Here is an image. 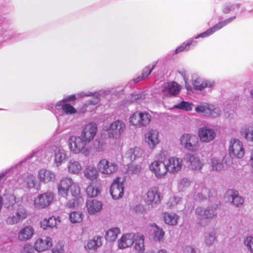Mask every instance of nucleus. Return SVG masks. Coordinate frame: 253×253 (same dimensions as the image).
Returning <instances> with one entry per match:
<instances>
[{
	"label": "nucleus",
	"mask_w": 253,
	"mask_h": 253,
	"mask_svg": "<svg viewBox=\"0 0 253 253\" xmlns=\"http://www.w3.org/2000/svg\"><path fill=\"white\" fill-rule=\"evenodd\" d=\"M184 253H195V251L193 247L187 246L184 249Z\"/></svg>",
	"instance_id": "obj_56"
},
{
	"label": "nucleus",
	"mask_w": 253,
	"mask_h": 253,
	"mask_svg": "<svg viewBox=\"0 0 253 253\" xmlns=\"http://www.w3.org/2000/svg\"><path fill=\"white\" fill-rule=\"evenodd\" d=\"M211 166L212 170H218L222 168V164L216 159L213 158L211 159Z\"/></svg>",
	"instance_id": "obj_48"
},
{
	"label": "nucleus",
	"mask_w": 253,
	"mask_h": 253,
	"mask_svg": "<svg viewBox=\"0 0 253 253\" xmlns=\"http://www.w3.org/2000/svg\"><path fill=\"white\" fill-rule=\"evenodd\" d=\"M84 175L88 180L91 181H95L99 176L98 169L93 166H87L84 169Z\"/></svg>",
	"instance_id": "obj_22"
},
{
	"label": "nucleus",
	"mask_w": 253,
	"mask_h": 253,
	"mask_svg": "<svg viewBox=\"0 0 253 253\" xmlns=\"http://www.w3.org/2000/svg\"><path fill=\"white\" fill-rule=\"evenodd\" d=\"M182 160L176 157L168 159L167 163L168 171L170 173H176L179 171L182 167Z\"/></svg>",
	"instance_id": "obj_13"
},
{
	"label": "nucleus",
	"mask_w": 253,
	"mask_h": 253,
	"mask_svg": "<svg viewBox=\"0 0 253 253\" xmlns=\"http://www.w3.org/2000/svg\"><path fill=\"white\" fill-rule=\"evenodd\" d=\"M110 194L115 200L119 199L124 195L123 183L121 181V178L116 177L112 182L110 189Z\"/></svg>",
	"instance_id": "obj_8"
},
{
	"label": "nucleus",
	"mask_w": 253,
	"mask_h": 253,
	"mask_svg": "<svg viewBox=\"0 0 253 253\" xmlns=\"http://www.w3.org/2000/svg\"><path fill=\"white\" fill-rule=\"evenodd\" d=\"M149 169L158 178H164L168 172L167 164L162 160L154 161L150 164Z\"/></svg>",
	"instance_id": "obj_5"
},
{
	"label": "nucleus",
	"mask_w": 253,
	"mask_h": 253,
	"mask_svg": "<svg viewBox=\"0 0 253 253\" xmlns=\"http://www.w3.org/2000/svg\"><path fill=\"white\" fill-rule=\"evenodd\" d=\"M215 233H211L206 236L205 241L207 245L210 246L215 241Z\"/></svg>",
	"instance_id": "obj_49"
},
{
	"label": "nucleus",
	"mask_w": 253,
	"mask_h": 253,
	"mask_svg": "<svg viewBox=\"0 0 253 253\" xmlns=\"http://www.w3.org/2000/svg\"><path fill=\"white\" fill-rule=\"evenodd\" d=\"M53 200V195L50 192L40 194L34 200L35 207L37 209H43L48 207Z\"/></svg>",
	"instance_id": "obj_7"
},
{
	"label": "nucleus",
	"mask_w": 253,
	"mask_h": 253,
	"mask_svg": "<svg viewBox=\"0 0 253 253\" xmlns=\"http://www.w3.org/2000/svg\"><path fill=\"white\" fill-rule=\"evenodd\" d=\"M67 167L68 172L72 174H78L82 170L81 164L75 160H70L67 163Z\"/></svg>",
	"instance_id": "obj_25"
},
{
	"label": "nucleus",
	"mask_w": 253,
	"mask_h": 253,
	"mask_svg": "<svg viewBox=\"0 0 253 253\" xmlns=\"http://www.w3.org/2000/svg\"><path fill=\"white\" fill-rule=\"evenodd\" d=\"M163 217L165 223L170 225H175L177 223L178 217L174 214H170L168 212L164 213Z\"/></svg>",
	"instance_id": "obj_32"
},
{
	"label": "nucleus",
	"mask_w": 253,
	"mask_h": 253,
	"mask_svg": "<svg viewBox=\"0 0 253 253\" xmlns=\"http://www.w3.org/2000/svg\"><path fill=\"white\" fill-rule=\"evenodd\" d=\"M161 193L157 187H152L146 193L145 201L148 205H155L161 202Z\"/></svg>",
	"instance_id": "obj_9"
},
{
	"label": "nucleus",
	"mask_w": 253,
	"mask_h": 253,
	"mask_svg": "<svg viewBox=\"0 0 253 253\" xmlns=\"http://www.w3.org/2000/svg\"><path fill=\"white\" fill-rule=\"evenodd\" d=\"M227 194L231 197L232 203L236 206L242 205L244 203V199L242 197L238 196V192L233 190H229L227 192Z\"/></svg>",
	"instance_id": "obj_29"
},
{
	"label": "nucleus",
	"mask_w": 253,
	"mask_h": 253,
	"mask_svg": "<svg viewBox=\"0 0 253 253\" xmlns=\"http://www.w3.org/2000/svg\"><path fill=\"white\" fill-rule=\"evenodd\" d=\"M102 203L96 200H88L86 203L87 211L91 214L99 211L102 209Z\"/></svg>",
	"instance_id": "obj_24"
},
{
	"label": "nucleus",
	"mask_w": 253,
	"mask_h": 253,
	"mask_svg": "<svg viewBox=\"0 0 253 253\" xmlns=\"http://www.w3.org/2000/svg\"><path fill=\"white\" fill-rule=\"evenodd\" d=\"M59 103L56 105V108L58 109V107H61L63 111L67 114H73L77 112L76 109L71 105L68 103Z\"/></svg>",
	"instance_id": "obj_33"
},
{
	"label": "nucleus",
	"mask_w": 253,
	"mask_h": 253,
	"mask_svg": "<svg viewBox=\"0 0 253 253\" xmlns=\"http://www.w3.org/2000/svg\"><path fill=\"white\" fill-rule=\"evenodd\" d=\"M29 180H31V183H30V181H29L28 183H27V184L28 185V187H34V185H35V180H34V178L31 176V177H30L29 178Z\"/></svg>",
	"instance_id": "obj_58"
},
{
	"label": "nucleus",
	"mask_w": 253,
	"mask_h": 253,
	"mask_svg": "<svg viewBox=\"0 0 253 253\" xmlns=\"http://www.w3.org/2000/svg\"><path fill=\"white\" fill-rule=\"evenodd\" d=\"M241 134L247 140L253 141V128H246L241 131Z\"/></svg>",
	"instance_id": "obj_42"
},
{
	"label": "nucleus",
	"mask_w": 253,
	"mask_h": 253,
	"mask_svg": "<svg viewBox=\"0 0 253 253\" xmlns=\"http://www.w3.org/2000/svg\"><path fill=\"white\" fill-rule=\"evenodd\" d=\"M192 84L195 89L202 90L206 87H212L214 83L209 81H200L195 80L193 81Z\"/></svg>",
	"instance_id": "obj_27"
},
{
	"label": "nucleus",
	"mask_w": 253,
	"mask_h": 253,
	"mask_svg": "<svg viewBox=\"0 0 253 253\" xmlns=\"http://www.w3.org/2000/svg\"><path fill=\"white\" fill-rule=\"evenodd\" d=\"M144 241L142 235H137L134 239V248L138 253H143L144 252Z\"/></svg>",
	"instance_id": "obj_28"
},
{
	"label": "nucleus",
	"mask_w": 253,
	"mask_h": 253,
	"mask_svg": "<svg viewBox=\"0 0 253 253\" xmlns=\"http://www.w3.org/2000/svg\"><path fill=\"white\" fill-rule=\"evenodd\" d=\"M196 213L204 218H212L216 215V209L213 207H208L206 209L198 207L196 210Z\"/></svg>",
	"instance_id": "obj_20"
},
{
	"label": "nucleus",
	"mask_w": 253,
	"mask_h": 253,
	"mask_svg": "<svg viewBox=\"0 0 253 253\" xmlns=\"http://www.w3.org/2000/svg\"><path fill=\"white\" fill-rule=\"evenodd\" d=\"M54 153V162L57 166H59L66 160V154L63 149L60 147L53 146L51 147Z\"/></svg>",
	"instance_id": "obj_19"
},
{
	"label": "nucleus",
	"mask_w": 253,
	"mask_h": 253,
	"mask_svg": "<svg viewBox=\"0 0 253 253\" xmlns=\"http://www.w3.org/2000/svg\"><path fill=\"white\" fill-rule=\"evenodd\" d=\"M152 226L155 227V229L153 230L154 240L158 241H162L165 235V232L155 224L152 225Z\"/></svg>",
	"instance_id": "obj_37"
},
{
	"label": "nucleus",
	"mask_w": 253,
	"mask_h": 253,
	"mask_svg": "<svg viewBox=\"0 0 253 253\" xmlns=\"http://www.w3.org/2000/svg\"><path fill=\"white\" fill-rule=\"evenodd\" d=\"M126 127L125 123L122 121L112 122L109 128V137L119 138L123 133Z\"/></svg>",
	"instance_id": "obj_10"
},
{
	"label": "nucleus",
	"mask_w": 253,
	"mask_h": 253,
	"mask_svg": "<svg viewBox=\"0 0 253 253\" xmlns=\"http://www.w3.org/2000/svg\"><path fill=\"white\" fill-rule=\"evenodd\" d=\"M251 94L252 96H253V90H252L251 91Z\"/></svg>",
	"instance_id": "obj_62"
},
{
	"label": "nucleus",
	"mask_w": 253,
	"mask_h": 253,
	"mask_svg": "<svg viewBox=\"0 0 253 253\" xmlns=\"http://www.w3.org/2000/svg\"><path fill=\"white\" fill-rule=\"evenodd\" d=\"M145 79V78L143 76L141 75V76H138L136 78L133 79V82L134 83H137Z\"/></svg>",
	"instance_id": "obj_57"
},
{
	"label": "nucleus",
	"mask_w": 253,
	"mask_h": 253,
	"mask_svg": "<svg viewBox=\"0 0 253 253\" xmlns=\"http://www.w3.org/2000/svg\"><path fill=\"white\" fill-rule=\"evenodd\" d=\"M233 18L231 17L227 19H225L224 20L221 21L213 26H212L211 28L212 31H213L214 33L218 31L219 30L222 29L224 26H226L228 23H229L233 19Z\"/></svg>",
	"instance_id": "obj_41"
},
{
	"label": "nucleus",
	"mask_w": 253,
	"mask_h": 253,
	"mask_svg": "<svg viewBox=\"0 0 253 253\" xmlns=\"http://www.w3.org/2000/svg\"><path fill=\"white\" fill-rule=\"evenodd\" d=\"M98 101V98L97 97H96L95 99H94L93 100H89L88 101L87 104H88V105H95V104H97Z\"/></svg>",
	"instance_id": "obj_59"
},
{
	"label": "nucleus",
	"mask_w": 253,
	"mask_h": 253,
	"mask_svg": "<svg viewBox=\"0 0 253 253\" xmlns=\"http://www.w3.org/2000/svg\"><path fill=\"white\" fill-rule=\"evenodd\" d=\"M229 152L230 155L232 154L235 157L239 158H242L245 154L242 143L237 139H231L229 147Z\"/></svg>",
	"instance_id": "obj_12"
},
{
	"label": "nucleus",
	"mask_w": 253,
	"mask_h": 253,
	"mask_svg": "<svg viewBox=\"0 0 253 253\" xmlns=\"http://www.w3.org/2000/svg\"><path fill=\"white\" fill-rule=\"evenodd\" d=\"M196 41L191 40L187 42H183L180 46L177 47L175 50V53L177 54L181 52L188 50L191 45L194 46L196 45Z\"/></svg>",
	"instance_id": "obj_35"
},
{
	"label": "nucleus",
	"mask_w": 253,
	"mask_h": 253,
	"mask_svg": "<svg viewBox=\"0 0 253 253\" xmlns=\"http://www.w3.org/2000/svg\"><path fill=\"white\" fill-rule=\"evenodd\" d=\"M120 233V229L117 227H114L109 229L106 233L105 239L107 241H114Z\"/></svg>",
	"instance_id": "obj_30"
},
{
	"label": "nucleus",
	"mask_w": 253,
	"mask_h": 253,
	"mask_svg": "<svg viewBox=\"0 0 253 253\" xmlns=\"http://www.w3.org/2000/svg\"><path fill=\"white\" fill-rule=\"evenodd\" d=\"M188 159L193 169L199 170L201 169L202 164L198 157L192 155L190 156Z\"/></svg>",
	"instance_id": "obj_36"
},
{
	"label": "nucleus",
	"mask_w": 253,
	"mask_h": 253,
	"mask_svg": "<svg viewBox=\"0 0 253 253\" xmlns=\"http://www.w3.org/2000/svg\"><path fill=\"white\" fill-rule=\"evenodd\" d=\"M192 103L183 101L181 102L179 104L175 106V107L180 109L189 111L192 110Z\"/></svg>",
	"instance_id": "obj_45"
},
{
	"label": "nucleus",
	"mask_w": 253,
	"mask_h": 253,
	"mask_svg": "<svg viewBox=\"0 0 253 253\" xmlns=\"http://www.w3.org/2000/svg\"><path fill=\"white\" fill-rule=\"evenodd\" d=\"M215 132L212 129L206 127L201 128L198 131L200 139L203 142H209L212 140L215 137Z\"/></svg>",
	"instance_id": "obj_18"
},
{
	"label": "nucleus",
	"mask_w": 253,
	"mask_h": 253,
	"mask_svg": "<svg viewBox=\"0 0 253 253\" xmlns=\"http://www.w3.org/2000/svg\"><path fill=\"white\" fill-rule=\"evenodd\" d=\"M247 246L250 251L253 253V238L248 237L246 240Z\"/></svg>",
	"instance_id": "obj_54"
},
{
	"label": "nucleus",
	"mask_w": 253,
	"mask_h": 253,
	"mask_svg": "<svg viewBox=\"0 0 253 253\" xmlns=\"http://www.w3.org/2000/svg\"><path fill=\"white\" fill-rule=\"evenodd\" d=\"M69 217L72 223H80L83 220V214L80 211H72L70 213Z\"/></svg>",
	"instance_id": "obj_38"
},
{
	"label": "nucleus",
	"mask_w": 253,
	"mask_h": 253,
	"mask_svg": "<svg viewBox=\"0 0 253 253\" xmlns=\"http://www.w3.org/2000/svg\"><path fill=\"white\" fill-rule=\"evenodd\" d=\"M52 246V239L49 237L38 238L34 245V249L38 252L47 250Z\"/></svg>",
	"instance_id": "obj_15"
},
{
	"label": "nucleus",
	"mask_w": 253,
	"mask_h": 253,
	"mask_svg": "<svg viewBox=\"0 0 253 253\" xmlns=\"http://www.w3.org/2000/svg\"><path fill=\"white\" fill-rule=\"evenodd\" d=\"M101 245V238L100 237H94L87 244V247L89 249H96Z\"/></svg>",
	"instance_id": "obj_39"
},
{
	"label": "nucleus",
	"mask_w": 253,
	"mask_h": 253,
	"mask_svg": "<svg viewBox=\"0 0 253 253\" xmlns=\"http://www.w3.org/2000/svg\"><path fill=\"white\" fill-rule=\"evenodd\" d=\"M210 105L205 104L203 105H200L195 108V111L197 113H202L205 116H207L208 113L210 109Z\"/></svg>",
	"instance_id": "obj_46"
},
{
	"label": "nucleus",
	"mask_w": 253,
	"mask_h": 253,
	"mask_svg": "<svg viewBox=\"0 0 253 253\" xmlns=\"http://www.w3.org/2000/svg\"><path fill=\"white\" fill-rule=\"evenodd\" d=\"M139 127L146 126L149 125L151 120V116L147 112H140Z\"/></svg>",
	"instance_id": "obj_31"
},
{
	"label": "nucleus",
	"mask_w": 253,
	"mask_h": 253,
	"mask_svg": "<svg viewBox=\"0 0 253 253\" xmlns=\"http://www.w3.org/2000/svg\"><path fill=\"white\" fill-rule=\"evenodd\" d=\"M86 193L90 197H95L99 193L98 189L92 185H89L86 189Z\"/></svg>",
	"instance_id": "obj_44"
},
{
	"label": "nucleus",
	"mask_w": 253,
	"mask_h": 253,
	"mask_svg": "<svg viewBox=\"0 0 253 253\" xmlns=\"http://www.w3.org/2000/svg\"><path fill=\"white\" fill-rule=\"evenodd\" d=\"M97 168L101 173L110 175L117 171L118 166L115 162L110 161L107 159H102L98 163Z\"/></svg>",
	"instance_id": "obj_3"
},
{
	"label": "nucleus",
	"mask_w": 253,
	"mask_h": 253,
	"mask_svg": "<svg viewBox=\"0 0 253 253\" xmlns=\"http://www.w3.org/2000/svg\"><path fill=\"white\" fill-rule=\"evenodd\" d=\"M139 114L140 112L137 111L130 116L129 122L131 125L139 127Z\"/></svg>",
	"instance_id": "obj_40"
},
{
	"label": "nucleus",
	"mask_w": 253,
	"mask_h": 253,
	"mask_svg": "<svg viewBox=\"0 0 253 253\" xmlns=\"http://www.w3.org/2000/svg\"><path fill=\"white\" fill-rule=\"evenodd\" d=\"M134 236L131 234L123 235L118 241L120 249H125L131 246L134 242Z\"/></svg>",
	"instance_id": "obj_23"
},
{
	"label": "nucleus",
	"mask_w": 253,
	"mask_h": 253,
	"mask_svg": "<svg viewBox=\"0 0 253 253\" xmlns=\"http://www.w3.org/2000/svg\"><path fill=\"white\" fill-rule=\"evenodd\" d=\"M210 191L208 189H205L202 193H198L197 196V199L199 200H202L203 199H206L208 197H210Z\"/></svg>",
	"instance_id": "obj_50"
},
{
	"label": "nucleus",
	"mask_w": 253,
	"mask_h": 253,
	"mask_svg": "<svg viewBox=\"0 0 253 253\" xmlns=\"http://www.w3.org/2000/svg\"><path fill=\"white\" fill-rule=\"evenodd\" d=\"M57 221H60L59 217H55L52 216L48 219L44 218L40 223L41 227L43 229H46L48 227L52 228L56 227Z\"/></svg>",
	"instance_id": "obj_26"
},
{
	"label": "nucleus",
	"mask_w": 253,
	"mask_h": 253,
	"mask_svg": "<svg viewBox=\"0 0 253 253\" xmlns=\"http://www.w3.org/2000/svg\"><path fill=\"white\" fill-rule=\"evenodd\" d=\"M145 141L151 149H154L160 142L158 132L150 130L145 134Z\"/></svg>",
	"instance_id": "obj_14"
},
{
	"label": "nucleus",
	"mask_w": 253,
	"mask_h": 253,
	"mask_svg": "<svg viewBox=\"0 0 253 253\" xmlns=\"http://www.w3.org/2000/svg\"><path fill=\"white\" fill-rule=\"evenodd\" d=\"M214 33L213 31H212L211 28H210V29H208L206 31L203 32L198 36H197L195 37V39H198L199 38H205L207 37H209L211 35H212Z\"/></svg>",
	"instance_id": "obj_52"
},
{
	"label": "nucleus",
	"mask_w": 253,
	"mask_h": 253,
	"mask_svg": "<svg viewBox=\"0 0 253 253\" xmlns=\"http://www.w3.org/2000/svg\"><path fill=\"white\" fill-rule=\"evenodd\" d=\"M180 88L178 84L175 82L165 83L163 85V92L166 96H171L177 94Z\"/></svg>",
	"instance_id": "obj_17"
},
{
	"label": "nucleus",
	"mask_w": 253,
	"mask_h": 253,
	"mask_svg": "<svg viewBox=\"0 0 253 253\" xmlns=\"http://www.w3.org/2000/svg\"><path fill=\"white\" fill-rule=\"evenodd\" d=\"M68 140L69 149L73 153L77 154L85 151L87 143L80 136L72 135Z\"/></svg>",
	"instance_id": "obj_2"
},
{
	"label": "nucleus",
	"mask_w": 253,
	"mask_h": 253,
	"mask_svg": "<svg viewBox=\"0 0 253 253\" xmlns=\"http://www.w3.org/2000/svg\"><path fill=\"white\" fill-rule=\"evenodd\" d=\"M158 253H168L165 250H160L158 251Z\"/></svg>",
	"instance_id": "obj_61"
},
{
	"label": "nucleus",
	"mask_w": 253,
	"mask_h": 253,
	"mask_svg": "<svg viewBox=\"0 0 253 253\" xmlns=\"http://www.w3.org/2000/svg\"><path fill=\"white\" fill-rule=\"evenodd\" d=\"M210 109L207 116L212 118L217 117L220 113V110L217 108H215L213 105H210Z\"/></svg>",
	"instance_id": "obj_47"
},
{
	"label": "nucleus",
	"mask_w": 253,
	"mask_h": 253,
	"mask_svg": "<svg viewBox=\"0 0 253 253\" xmlns=\"http://www.w3.org/2000/svg\"><path fill=\"white\" fill-rule=\"evenodd\" d=\"M155 65L152 66L151 68L149 67H145L142 72V76H143L145 78H147L150 74L151 73L152 70L154 69Z\"/></svg>",
	"instance_id": "obj_51"
},
{
	"label": "nucleus",
	"mask_w": 253,
	"mask_h": 253,
	"mask_svg": "<svg viewBox=\"0 0 253 253\" xmlns=\"http://www.w3.org/2000/svg\"><path fill=\"white\" fill-rule=\"evenodd\" d=\"M21 219V215L17 212L15 215L8 217L6 220V222L8 225H13L19 222Z\"/></svg>",
	"instance_id": "obj_43"
},
{
	"label": "nucleus",
	"mask_w": 253,
	"mask_h": 253,
	"mask_svg": "<svg viewBox=\"0 0 253 253\" xmlns=\"http://www.w3.org/2000/svg\"><path fill=\"white\" fill-rule=\"evenodd\" d=\"M74 181L70 177H64L61 179L57 185L58 195L67 197L70 188L73 186Z\"/></svg>",
	"instance_id": "obj_11"
},
{
	"label": "nucleus",
	"mask_w": 253,
	"mask_h": 253,
	"mask_svg": "<svg viewBox=\"0 0 253 253\" xmlns=\"http://www.w3.org/2000/svg\"><path fill=\"white\" fill-rule=\"evenodd\" d=\"M76 95L74 94H73V95L66 97L65 98L63 99L60 102V103H65L68 101H74V100H76Z\"/></svg>",
	"instance_id": "obj_55"
},
{
	"label": "nucleus",
	"mask_w": 253,
	"mask_h": 253,
	"mask_svg": "<svg viewBox=\"0 0 253 253\" xmlns=\"http://www.w3.org/2000/svg\"><path fill=\"white\" fill-rule=\"evenodd\" d=\"M63 245L61 243L57 244L52 250V253H63Z\"/></svg>",
	"instance_id": "obj_53"
},
{
	"label": "nucleus",
	"mask_w": 253,
	"mask_h": 253,
	"mask_svg": "<svg viewBox=\"0 0 253 253\" xmlns=\"http://www.w3.org/2000/svg\"><path fill=\"white\" fill-rule=\"evenodd\" d=\"M70 190L73 198L68 201L67 205L70 208H75L83 202V198L81 196L80 188L76 183H74Z\"/></svg>",
	"instance_id": "obj_6"
},
{
	"label": "nucleus",
	"mask_w": 253,
	"mask_h": 253,
	"mask_svg": "<svg viewBox=\"0 0 253 253\" xmlns=\"http://www.w3.org/2000/svg\"><path fill=\"white\" fill-rule=\"evenodd\" d=\"M251 165L253 168V150L251 152V158H250Z\"/></svg>",
	"instance_id": "obj_60"
},
{
	"label": "nucleus",
	"mask_w": 253,
	"mask_h": 253,
	"mask_svg": "<svg viewBox=\"0 0 253 253\" xmlns=\"http://www.w3.org/2000/svg\"><path fill=\"white\" fill-rule=\"evenodd\" d=\"M34 229L31 226H27L21 229L18 233V239L21 241H26L32 238Z\"/></svg>",
	"instance_id": "obj_21"
},
{
	"label": "nucleus",
	"mask_w": 253,
	"mask_h": 253,
	"mask_svg": "<svg viewBox=\"0 0 253 253\" xmlns=\"http://www.w3.org/2000/svg\"><path fill=\"white\" fill-rule=\"evenodd\" d=\"M38 178L41 182L46 184L54 182L56 179V176L52 171L43 169L39 170Z\"/></svg>",
	"instance_id": "obj_16"
},
{
	"label": "nucleus",
	"mask_w": 253,
	"mask_h": 253,
	"mask_svg": "<svg viewBox=\"0 0 253 253\" xmlns=\"http://www.w3.org/2000/svg\"><path fill=\"white\" fill-rule=\"evenodd\" d=\"M141 150L140 148L134 147L129 149L126 153V155L130 161H132L135 160L137 157H139L141 155Z\"/></svg>",
	"instance_id": "obj_34"
},
{
	"label": "nucleus",
	"mask_w": 253,
	"mask_h": 253,
	"mask_svg": "<svg viewBox=\"0 0 253 253\" xmlns=\"http://www.w3.org/2000/svg\"><path fill=\"white\" fill-rule=\"evenodd\" d=\"M180 142L184 148L191 151H198L199 148L198 138L193 134H183L180 138Z\"/></svg>",
	"instance_id": "obj_1"
},
{
	"label": "nucleus",
	"mask_w": 253,
	"mask_h": 253,
	"mask_svg": "<svg viewBox=\"0 0 253 253\" xmlns=\"http://www.w3.org/2000/svg\"><path fill=\"white\" fill-rule=\"evenodd\" d=\"M97 130V125L95 123H89L83 127L80 136L87 143H88L93 140Z\"/></svg>",
	"instance_id": "obj_4"
}]
</instances>
